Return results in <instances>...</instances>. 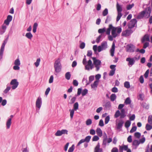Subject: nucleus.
Instances as JSON below:
<instances>
[{
    "mask_svg": "<svg viewBox=\"0 0 152 152\" xmlns=\"http://www.w3.org/2000/svg\"><path fill=\"white\" fill-rule=\"evenodd\" d=\"M134 136L136 138L139 139L141 136V134L139 132H136L134 133Z\"/></svg>",
    "mask_w": 152,
    "mask_h": 152,
    "instance_id": "41",
    "label": "nucleus"
},
{
    "mask_svg": "<svg viewBox=\"0 0 152 152\" xmlns=\"http://www.w3.org/2000/svg\"><path fill=\"white\" fill-rule=\"evenodd\" d=\"M99 83V82L95 80L93 83L91 84V88H96L98 86Z\"/></svg>",
    "mask_w": 152,
    "mask_h": 152,
    "instance_id": "21",
    "label": "nucleus"
},
{
    "mask_svg": "<svg viewBox=\"0 0 152 152\" xmlns=\"http://www.w3.org/2000/svg\"><path fill=\"white\" fill-rule=\"evenodd\" d=\"M142 43H144L145 41L150 42V41L149 36L148 34H145L142 38L141 40Z\"/></svg>",
    "mask_w": 152,
    "mask_h": 152,
    "instance_id": "12",
    "label": "nucleus"
},
{
    "mask_svg": "<svg viewBox=\"0 0 152 152\" xmlns=\"http://www.w3.org/2000/svg\"><path fill=\"white\" fill-rule=\"evenodd\" d=\"M42 104V98L40 97H39L37 98L36 102V107L37 108H40Z\"/></svg>",
    "mask_w": 152,
    "mask_h": 152,
    "instance_id": "10",
    "label": "nucleus"
},
{
    "mask_svg": "<svg viewBox=\"0 0 152 152\" xmlns=\"http://www.w3.org/2000/svg\"><path fill=\"white\" fill-rule=\"evenodd\" d=\"M118 15L116 18V21L118 22L120 20L123 14L121 12H117Z\"/></svg>",
    "mask_w": 152,
    "mask_h": 152,
    "instance_id": "35",
    "label": "nucleus"
},
{
    "mask_svg": "<svg viewBox=\"0 0 152 152\" xmlns=\"http://www.w3.org/2000/svg\"><path fill=\"white\" fill-rule=\"evenodd\" d=\"M88 90L86 88H85L82 91V96H84L86 95L88 93Z\"/></svg>",
    "mask_w": 152,
    "mask_h": 152,
    "instance_id": "47",
    "label": "nucleus"
},
{
    "mask_svg": "<svg viewBox=\"0 0 152 152\" xmlns=\"http://www.w3.org/2000/svg\"><path fill=\"white\" fill-rule=\"evenodd\" d=\"M78 82L76 80H74L72 82V84L74 86H77L78 85Z\"/></svg>",
    "mask_w": 152,
    "mask_h": 152,
    "instance_id": "62",
    "label": "nucleus"
},
{
    "mask_svg": "<svg viewBox=\"0 0 152 152\" xmlns=\"http://www.w3.org/2000/svg\"><path fill=\"white\" fill-rule=\"evenodd\" d=\"M100 45L102 46V47L105 50L107 48V42L106 41H103Z\"/></svg>",
    "mask_w": 152,
    "mask_h": 152,
    "instance_id": "32",
    "label": "nucleus"
},
{
    "mask_svg": "<svg viewBox=\"0 0 152 152\" xmlns=\"http://www.w3.org/2000/svg\"><path fill=\"white\" fill-rule=\"evenodd\" d=\"M14 64L15 65H20V61L19 60V59L18 58V57L15 60L14 62Z\"/></svg>",
    "mask_w": 152,
    "mask_h": 152,
    "instance_id": "49",
    "label": "nucleus"
},
{
    "mask_svg": "<svg viewBox=\"0 0 152 152\" xmlns=\"http://www.w3.org/2000/svg\"><path fill=\"white\" fill-rule=\"evenodd\" d=\"M38 26V23L36 22L34 23L33 24V32L34 33H35L37 31V28Z\"/></svg>",
    "mask_w": 152,
    "mask_h": 152,
    "instance_id": "28",
    "label": "nucleus"
},
{
    "mask_svg": "<svg viewBox=\"0 0 152 152\" xmlns=\"http://www.w3.org/2000/svg\"><path fill=\"white\" fill-rule=\"evenodd\" d=\"M94 68V64H90L88 66L86 65L85 66V69L86 70L89 71L91 69H92Z\"/></svg>",
    "mask_w": 152,
    "mask_h": 152,
    "instance_id": "20",
    "label": "nucleus"
},
{
    "mask_svg": "<svg viewBox=\"0 0 152 152\" xmlns=\"http://www.w3.org/2000/svg\"><path fill=\"white\" fill-rule=\"evenodd\" d=\"M75 146L74 144H73L72 146L70 147L68 150V152H73L75 149Z\"/></svg>",
    "mask_w": 152,
    "mask_h": 152,
    "instance_id": "52",
    "label": "nucleus"
},
{
    "mask_svg": "<svg viewBox=\"0 0 152 152\" xmlns=\"http://www.w3.org/2000/svg\"><path fill=\"white\" fill-rule=\"evenodd\" d=\"M108 13V11L107 8H106L102 12V15L103 16L107 15Z\"/></svg>",
    "mask_w": 152,
    "mask_h": 152,
    "instance_id": "38",
    "label": "nucleus"
},
{
    "mask_svg": "<svg viewBox=\"0 0 152 152\" xmlns=\"http://www.w3.org/2000/svg\"><path fill=\"white\" fill-rule=\"evenodd\" d=\"M91 58L93 61L94 64L95 66H100L101 64V61L99 59H97L96 57H91Z\"/></svg>",
    "mask_w": 152,
    "mask_h": 152,
    "instance_id": "11",
    "label": "nucleus"
},
{
    "mask_svg": "<svg viewBox=\"0 0 152 152\" xmlns=\"http://www.w3.org/2000/svg\"><path fill=\"white\" fill-rule=\"evenodd\" d=\"M148 121L150 124H152V115H150L148 118Z\"/></svg>",
    "mask_w": 152,
    "mask_h": 152,
    "instance_id": "58",
    "label": "nucleus"
},
{
    "mask_svg": "<svg viewBox=\"0 0 152 152\" xmlns=\"http://www.w3.org/2000/svg\"><path fill=\"white\" fill-rule=\"evenodd\" d=\"M110 116L109 115H108L105 118L104 123L105 124H107L108 123V122L110 121Z\"/></svg>",
    "mask_w": 152,
    "mask_h": 152,
    "instance_id": "51",
    "label": "nucleus"
},
{
    "mask_svg": "<svg viewBox=\"0 0 152 152\" xmlns=\"http://www.w3.org/2000/svg\"><path fill=\"white\" fill-rule=\"evenodd\" d=\"M140 144V142L137 140H134L132 144L133 145L138 146Z\"/></svg>",
    "mask_w": 152,
    "mask_h": 152,
    "instance_id": "25",
    "label": "nucleus"
},
{
    "mask_svg": "<svg viewBox=\"0 0 152 152\" xmlns=\"http://www.w3.org/2000/svg\"><path fill=\"white\" fill-rule=\"evenodd\" d=\"M92 55V52L91 50H88L87 54V56L91 58Z\"/></svg>",
    "mask_w": 152,
    "mask_h": 152,
    "instance_id": "57",
    "label": "nucleus"
},
{
    "mask_svg": "<svg viewBox=\"0 0 152 152\" xmlns=\"http://www.w3.org/2000/svg\"><path fill=\"white\" fill-rule=\"evenodd\" d=\"M115 47V44L114 41L110 51V55L112 57H113L114 56Z\"/></svg>",
    "mask_w": 152,
    "mask_h": 152,
    "instance_id": "14",
    "label": "nucleus"
},
{
    "mask_svg": "<svg viewBox=\"0 0 152 152\" xmlns=\"http://www.w3.org/2000/svg\"><path fill=\"white\" fill-rule=\"evenodd\" d=\"M25 36L29 39H31L33 37V35L31 32L27 33L25 35Z\"/></svg>",
    "mask_w": 152,
    "mask_h": 152,
    "instance_id": "23",
    "label": "nucleus"
},
{
    "mask_svg": "<svg viewBox=\"0 0 152 152\" xmlns=\"http://www.w3.org/2000/svg\"><path fill=\"white\" fill-rule=\"evenodd\" d=\"M139 81L142 84L144 82V79L143 75H141L140 76L139 79Z\"/></svg>",
    "mask_w": 152,
    "mask_h": 152,
    "instance_id": "59",
    "label": "nucleus"
},
{
    "mask_svg": "<svg viewBox=\"0 0 152 152\" xmlns=\"http://www.w3.org/2000/svg\"><path fill=\"white\" fill-rule=\"evenodd\" d=\"M111 20V17L110 15H108L107 17V18L105 20V23H107L108 22H110Z\"/></svg>",
    "mask_w": 152,
    "mask_h": 152,
    "instance_id": "50",
    "label": "nucleus"
},
{
    "mask_svg": "<svg viewBox=\"0 0 152 152\" xmlns=\"http://www.w3.org/2000/svg\"><path fill=\"white\" fill-rule=\"evenodd\" d=\"M79 108V104L78 102H75L73 105V110L76 111Z\"/></svg>",
    "mask_w": 152,
    "mask_h": 152,
    "instance_id": "36",
    "label": "nucleus"
},
{
    "mask_svg": "<svg viewBox=\"0 0 152 152\" xmlns=\"http://www.w3.org/2000/svg\"><path fill=\"white\" fill-rule=\"evenodd\" d=\"M75 110L72 109V110H69V111L70 112V119L71 120H72L73 118V115L74 114L75 111Z\"/></svg>",
    "mask_w": 152,
    "mask_h": 152,
    "instance_id": "42",
    "label": "nucleus"
},
{
    "mask_svg": "<svg viewBox=\"0 0 152 152\" xmlns=\"http://www.w3.org/2000/svg\"><path fill=\"white\" fill-rule=\"evenodd\" d=\"M131 124V122L130 121L128 120L126 121L125 123L124 126L127 129H128L130 126Z\"/></svg>",
    "mask_w": 152,
    "mask_h": 152,
    "instance_id": "27",
    "label": "nucleus"
},
{
    "mask_svg": "<svg viewBox=\"0 0 152 152\" xmlns=\"http://www.w3.org/2000/svg\"><path fill=\"white\" fill-rule=\"evenodd\" d=\"M92 123V120L91 119H88L86 121V124L87 126H89L91 125Z\"/></svg>",
    "mask_w": 152,
    "mask_h": 152,
    "instance_id": "55",
    "label": "nucleus"
},
{
    "mask_svg": "<svg viewBox=\"0 0 152 152\" xmlns=\"http://www.w3.org/2000/svg\"><path fill=\"white\" fill-rule=\"evenodd\" d=\"M136 24H135L133 23H129L128 25V28L129 29H132L135 27Z\"/></svg>",
    "mask_w": 152,
    "mask_h": 152,
    "instance_id": "39",
    "label": "nucleus"
},
{
    "mask_svg": "<svg viewBox=\"0 0 152 152\" xmlns=\"http://www.w3.org/2000/svg\"><path fill=\"white\" fill-rule=\"evenodd\" d=\"M137 129V127L136 126H133L131 129L130 131V133H132L135 132Z\"/></svg>",
    "mask_w": 152,
    "mask_h": 152,
    "instance_id": "48",
    "label": "nucleus"
},
{
    "mask_svg": "<svg viewBox=\"0 0 152 152\" xmlns=\"http://www.w3.org/2000/svg\"><path fill=\"white\" fill-rule=\"evenodd\" d=\"M134 4L133 3L132 4H129L127 5L126 9L127 10H130L134 6Z\"/></svg>",
    "mask_w": 152,
    "mask_h": 152,
    "instance_id": "40",
    "label": "nucleus"
},
{
    "mask_svg": "<svg viewBox=\"0 0 152 152\" xmlns=\"http://www.w3.org/2000/svg\"><path fill=\"white\" fill-rule=\"evenodd\" d=\"M79 42L80 43V44L79 45V47L81 49H84L86 45V44L84 42H82L80 40L79 41Z\"/></svg>",
    "mask_w": 152,
    "mask_h": 152,
    "instance_id": "30",
    "label": "nucleus"
},
{
    "mask_svg": "<svg viewBox=\"0 0 152 152\" xmlns=\"http://www.w3.org/2000/svg\"><path fill=\"white\" fill-rule=\"evenodd\" d=\"M121 115L120 118V119H122L126 116V113L124 109H122L121 110Z\"/></svg>",
    "mask_w": 152,
    "mask_h": 152,
    "instance_id": "16",
    "label": "nucleus"
},
{
    "mask_svg": "<svg viewBox=\"0 0 152 152\" xmlns=\"http://www.w3.org/2000/svg\"><path fill=\"white\" fill-rule=\"evenodd\" d=\"M131 102L130 97H128L126 99L124 103L126 105L130 104H131Z\"/></svg>",
    "mask_w": 152,
    "mask_h": 152,
    "instance_id": "24",
    "label": "nucleus"
},
{
    "mask_svg": "<svg viewBox=\"0 0 152 152\" xmlns=\"http://www.w3.org/2000/svg\"><path fill=\"white\" fill-rule=\"evenodd\" d=\"M94 80V75H91L89 77V81L88 83L86 84V86L89 85L90 83Z\"/></svg>",
    "mask_w": 152,
    "mask_h": 152,
    "instance_id": "29",
    "label": "nucleus"
},
{
    "mask_svg": "<svg viewBox=\"0 0 152 152\" xmlns=\"http://www.w3.org/2000/svg\"><path fill=\"white\" fill-rule=\"evenodd\" d=\"M105 106L106 108H109V109H110L111 106L110 102V101L107 102L105 104Z\"/></svg>",
    "mask_w": 152,
    "mask_h": 152,
    "instance_id": "60",
    "label": "nucleus"
},
{
    "mask_svg": "<svg viewBox=\"0 0 152 152\" xmlns=\"http://www.w3.org/2000/svg\"><path fill=\"white\" fill-rule=\"evenodd\" d=\"M124 87L127 88H129L130 87V83L129 81H126L124 83Z\"/></svg>",
    "mask_w": 152,
    "mask_h": 152,
    "instance_id": "37",
    "label": "nucleus"
},
{
    "mask_svg": "<svg viewBox=\"0 0 152 152\" xmlns=\"http://www.w3.org/2000/svg\"><path fill=\"white\" fill-rule=\"evenodd\" d=\"M111 90L112 92L114 93H116L118 91V88L115 86L113 87Z\"/></svg>",
    "mask_w": 152,
    "mask_h": 152,
    "instance_id": "64",
    "label": "nucleus"
},
{
    "mask_svg": "<svg viewBox=\"0 0 152 152\" xmlns=\"http://www.w3.org/2000/svg\"><path fill=\"white\" fill-rule=\"evenodd\" d=\"M55 135L56 136H61L62 135L61 130H58L55 133Z\"/></svg>",
    "mask_w": 152,
    "mask_h": 152,
    "instance_id": "53",
    "label": "nucleus"
},
{
    "mask_svg": "<svg viewBox=\"0 0 152 152\" xmlns=\"http://www.w3.org/2000/svg\"><path fill=\"white\" fill-rule=\"evenodd\" d=\"M14 116L13 115H11L10 117V118L8 119L6 122V125L7 129H9L10 126L12 123V118Z\"/></svg>",
    "mask_w": 152,
    "mask_h": 152,
    "instance_id": "13",
    "label": "nucleus"
},
{
    "mask_svg": "<svg viewBox=\"0 0 152 152\" xmlns=\"http://www.w3.org/2000/svg\"><path fill=\"white\" fill-rule=\"evenodd\" d=\"M101 75L100 74H98L97 75H96L95 76V81H97L98 82H99V79L101 77Z\"/></svg>",
    "mask_w": 152,
    "mask_h": 152,
    "instance_id": "45",
    "label": "nucleus"
},
{
    "mask_svg": "<svg viewBox=\"0 0 152 152\" xmlns=\"http://www.w3.org/2000/svg\"><path fill=\"white\" fill-rule=\"evenodd\" d=\"M106 36L105 34H100V35L96 39V42L97 43H98L100 42V39L102 38V36L103 38H104Z\"/></svg>",
    "mask_w": 152,
    "mask_h": 152,
    "instance_id": "31",
    "label": "nucleus"
},
{
    "mask_svg": "<svg viewBox=\"0 0 152 152\" xmlns=\"http://www.w3.org/2000/svg\"><path fill=\"white\" fill-rule=\"evenodd\" d=\"M124 121L122 119H120L119 121L118 124H116V129L118 130H119L121 131L123 126Z\"/></svg>",
    "mask_w": 152,
    "mask_h": 152,
    "instance_id": "8",
    "label": "nucleus"
},
{
    "mask_svg": "<svg viewBox=\"0 0 152 152\" xmlns=\"http://www.w3.org/2000/svg\"><path fill=\"white\" fill-rule=\"evenodd\" d=\"M135 118V116L134 114H133L131 116L129 117V121H134Z\"/></svg>",
    "mask_w": 152,
    "mask_h": 152,
    "instance_id": "61",
    "label": "nucleus"
},
{
    "mask_svg": "<svg viewBox=\"0 0 152 152\" xmlns=\"http://www.w3.org/2000/svg\"><path fill=\"white\" fill-rule=\"evenodd\" d=\"M107 31V28L104 27L103 28H100L98 30V32L99 33L101 34H104V33L106 32V31Z\"/></svg>",
    "mask_w": 152,
    "mask_h": 152,
    "instance_id": "17",
    "label": "nucleus"
},
{
    "mask_svg": "<svg viewBox=\"0 0 152 152\" xmlns=\"http://www.w3.org/2000/svg\"><path fill=\"white\" fill-rule=\"evenodd\" d=\"M10 83V85H12V88L13 90L15 89L19 85V82L17 81V79H15L12 80Z\"/></svg>",
    "mask_w": 152,
    "mask_h": 152,
    "instance_id": "4",
    "label": "nucleus"
},
{
    "mask_svg": "<svg viewBox=\"0 0 152 152\" xmlns=\"http://www.w3.org/2000/svg\"><path fill=\"white\" fill-rule=\"evenodd\" d=\"M95 48L96 49V50L98 51V52H100L104 50L100 45L98 46L96 45H93V49H95Z\"/></svg>",
    "mask_w": 152,
    "mask_h": 152,
    "instance_id": "15",
    "label": "nucleus"
},
{
    "mask_svg": "<svg viewBox=\"0 0 152 152\" xmlns=\"http://www.w3.org/2000/svg\"><path fill=\"white\" fill-rule=\"evenodd\" d=\"M151 10L152 9L150 6L146 8L144 10L141 11L139 13V15L137 17V18L139 19L143 18L146 13L147 15H148L147 18H149L150 16Z\"/></svg>",
    "mask_w": 152,
    "mask_h": 152,
    "instance_id": "2",
    "label": "nucleus"
},
{
    "mask_svg": "<svg viewBox=\"0 0 152 152\" xmlns=\"http://www.w3.org/2000/svg\"><path fill=\"white\" fill-rule=\"evenodd\" d=\"M126 61L128 62V64L129 67H131L135 63V60L133 58L128 57L126 59Z\"/></svg>",
    "mask_w": 152,
    "mask_h": 152,
    "instance_id": "6",
    "label": "nucleus"
},
{
    "mask_svg": "<svg viewBox=\"0 0 152 152\" xmlns=\"http://www.w3.org/2000/svg\"><path fill=\"white\" fill-rule=\"evenodd\" d=\"M7 43L3 41L0 50V59H1L3 58L4 48Z\"/></svg>",
    "mask_w": 152,
    "mask_h": 152,
    "instance_id": "7",
    "label": "nucleus"
},
{
    "mask_svg": "<svg viewBox=\"0 0 152 152\" xmlns=\"http://www.w3.org/2000/svg\"><path fill=\"white\" fill-rule=\"evenodd\" d=\"M135 46L131 43L128 44L127 45L126 51L130 53L133 52L134 51Z\"/></svg>",
    "mask_w": 152,
    "mask_h": 152,
    "instance_id": "5",
    "label": "nucleus"
},
{
    "mask_svg": "<svg viewBox=\"0 0 152 152\" xmlns=\"http://www.w3.org/2000/svg\"><path fill=\"white\" fill-rule=\"evenodd\" d=\"M12 19V15H7L6 19L4 21V24H5L7 26H8Z\"/></svg>",
    "mask_w": 152,
    "mask_h": 152,
    "instance_id": "9",
    "label": "nucleus"
},
{
    "mask_svg": "<svg viewBox=\"0 0 152 152\" xmlns=\"http://www.w3.org/2000/svg\"><path fill=\"white\" fill-rule=\"evenodd\" d=\"M71 75L70 72H67L65 74V77L66 79L68 80H69L70 78Z\"/></svg>",
    "mask_w": 152,
    "mask_h": 152,
    "instance_id": "33",
    "label": "nucleus"
},
{
    "mask_svg": "<svg viewBox=\"0 0 152 152\" xmlns=\"http://www.w3.org/2000/svg\"><path fill=\"white\" fill-rule=\"evenodd\" d=\"M116 8L117 12H121L123 10L122 5H120L118 2L116 4Z\"/></svg>",
    "mask_w": 152,
    "mask_h": 152,
    "instance_id": "19",
    "label": "nucleus"
},
{
    "mask_svg": "<svg viewBox=\"0 0 152 152\" xmlns=\"http://www.w3.org/2000/svg\"><path fill=\"white\" fill-rule=\"evenodd\" d=\"M145 129L147 131L150 130L152 129V125L147 124L145 126Z\"/></svg>",
    "mask_w": 152,
    "mask_h": 152,
    "instance_id": "43",
    "label": "nucleus"
},
{
    "mask_svg": "<svg viewBox=\"0 0 152 152\" xmlns=\"http://www.w3.org/2000/svg\"><path fill=\"white\" fill-rule=\"evenodd\" d=\"M99 136L97 135H94L92 139V140L93 141H96L99 140Z\"/></svg>",
    "mask_w": 152,
    "mask_h": 152,
    "instance_id": "54",
    "label": "nucleus"
},
{
    "mask_svg": "<svg viewBox=\"0 0 152 152\" xmlns=\"http://www.w3.org/2000/svg\"><path fill=\"white\" fill-rule=\"evenodd\" d=\"M11 89V87L7 86L6 88L4 91V92L5 94H7L10 91Z\"/></svg>",
    "mask_w": 152,
    "mask_h": 152,
    "instance_id": "63",
    "label": "nucleus"
},
{
    "mask_svg": "<svg viewBox=\"0 0 152 152\" xmlns=\"http://www.w3.org/2000/svg\"><path fill=\"white\" fill-rule=\"evenodd\" d=\"M54 67L55 69L54 74L57 75V74L59 73L61 70L62 66L60 60L59 58L56 60L54 64Z\"/></svg>",
    "mask_w": 152,
    "mask_h": 152,
    "instance_id": "3",
    "label": "nucleus"
},
{
    "mask_svg": "<svg viewBox=\"0 0 152 152\" xmlns=\"http://www.w3.org/2000/svg\"><path fill=\"white\" fill-rule=\"evenodd\" d=\"M121 114L120 111L119 110H116V112H115L114 116L115 118H117L119 117V116H120V117H121Z\"/></svg>",
    "mask_w": 152,
    "mask_h": 152,
    "instance_id": "34",
    "label": "nucleus"
},
{
    "mask_svg": "<svg viewBox=\"0 0 152 152\" xmlns=\"http://www.w3.org/2000/svg\"><path fill=\"white\" fill-rule=\"evenodd\" d=\"M122 31V29L121 26L115 27L112 24H109L106 31V34L108 35V39L110 41H113V38H115L120 35Z\"/></svg>",
    "mask_w": 152,
    "mask_h": 152,
    "instance_id": "1",
    "label": "nucleus"
},
{
    "mask_svg": "<svg viewBox=\"0 0 152 152\" xmlns=\"http://www.w3.org/2000/svg\"><path fill=\"white\" fill-rule=\"evenodd\" d=\"M96 132L97 136L101 137L102 136V132L101 129L99 128H97L96 130Z\"/></svg>",
    "mask_w": 152,
    "mask_h": 152,
    "instance_id": "18",
    "label": "nucleus"
},
{
    "mask_svg": "<svg viewBox=\"0 0 152 152\" xmlns=\"http://www.w3.org/2000/svg\"><path fill=\"white\" fill-rule=\"evenodd\" d=\"M116 96L115 94H112L110 97L111 101L112 102H113L116 99Z\"/></svg>",
    "mask_w": 152,
    "mask_h": 152,
    "instance_id": "26",
    "label": "nucleus"
},
{
    "mask_svg": "<svg viewBox=\"0 0 152 152\" xmlns=\"http://www.w3.org/2000/svg\"><path fill=\"white\" fill-rule=\"evenodd\" d=\"M149 73V69H148L146 71L144 75V76L145 78H147L148 77Z\"/></svg>",
    "mask_w": 152,
    "mask_h": 152,
    "instance_id": "56",
    "label": "nucleus"
},
{
    "mask_svg": "<svg viewBox=\"0 0 152 152\" xmlns=\"http://www.w3.org/2000/svg\"><path fill=\"white\" fill-rule=\"evenodd\" d=\"M40 61V58H39L37 59L36 62L34 63V64L36 67H38L39 65Z\"/></svg>",
    "mask_w": 152,
    "mask_h": 152,
    "instance_id": "44",
    "label": "nucleus"
},
{
    "mask_svg": "<svg viewBox=\"0 0 152 152\" xmlns=\"http://www.w3.org/2000/svg\"><path fill=\"white\" fill-rule=\"evenodd\" d=\"M142 105L144 108L146 109H148L149 108V105L145 102H143Z\"/></svg>",
    "mask_w": 152,
    "mask_h": 152,
    "instance_id": "46",
    "label": "nucleus"
},
{
    "mask_svg": "<svg viewBox=\"0 0 152 152\" xmlns=\"http://www.w3.org/2000/svg\"><path fill=\"white\" fill-rule=\"evenodd\" d=\"M91 138V136L88 135L86 137L85 139H82V140L84 142H86L87 143H88L90 142Z\"/></svg>",
    "mask_w": 152,
    "mask_h": 152,
    "instance_id": "22",
    "label": "nucleus"
}]
</instances>
